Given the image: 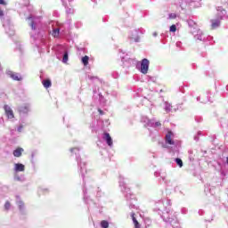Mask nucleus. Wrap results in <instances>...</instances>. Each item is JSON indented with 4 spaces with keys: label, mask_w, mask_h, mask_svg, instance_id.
<instances>
[{
    "label": "nucleus",
    "mask_w": 228,
    "mask_h": 228,
    "mask_svg": "<svg viewBox=\"0 0 228 228\" xmlns=\"http://www.w3.org/2000/svg\"><path fill=\"white\" fill-rule=\"evenodd\" d=\"M4 110L7 118H9V120H12V118H15V115L13 114V110H12L11 106L4 105Z\"/></svg>",
    "instance_id": "obj_1"
},
{
    "label": "nucleus",
    "mask_w": 228,
    "mask_h": 228,
    "mask_svg": "<svg viewBox=\"0 0 228 228\" xmlns=\"http://www.w3.org/2000/svg\"><path fill=\"white\" fill-rule=\"evenodd\" d=\"M149 60L143 59L141 62V72L142 74H147L149 72Z\"/></svg>",
    "instance_id": "obj_2"
},
{
    "label": "nucleus",
    "mask_w": 228,
    "mask_h": 228,
    "mask_svg": "<svg viewBox=\"0 0 228 228\" xmlns=\"http://www.w3.org/2000/svg\"><path fill=\"white\" fill-rule=\"evenodd\" d=\"M166 143H168V145H175V142L174 141V133H172V131L167 132L166 134Z\"/></svg>",
    "instance_id": "obj_3"
},
{
    "label": "nucleus",
    "mask_w": 228,
    "mask_h": 228,
    "mask_svg": "<svg viewBox=\"0 0 228 228\" xmlns=\"http://www.w3.org/2000/svg\"><path fill=\"white\" fill-rule=\"evenodd\" d=\"M7 75L12 77L14 81H21L22 77H20L19 74L14 73L13 71H7Z\"/></svg>",
    "instance_id": "obj_4"
},
{
    "label": "nucleus",
    "mask_w": 228,
    "mask_h": 228,
    "mask_svg": "<svg viewBox=\"0 0 228 228\" xmlns=\"http://www.w3.org/2000/svg\"><path fill=\"white\" fill-rule=\"evenodd\" d=\"M103 140H105V142H107V144L109 147L113 146V139H111V136L110 135V134L105 133L103 134Z\"/></svg>",
    "instance_id": "obj_5"
},
{
    "label": "nucleus",
    "mask_w": 228,
    "mask_h": 228,
    "mask_svg": "<svg viewBox=\"0 0 228 228\" xmlns=\"http://www.w3.org/2000/svg\"><path fill=\"white\" fill-rule=\"evenodd\" d=\"M25 169H26V167L24 166V164H20V163L14 164V171L24 172Z\"/></svg>",
    "instance_id": "obj_6"
},
{
    "label": "nucleus",
    "mask_w": 228,
    "mask_h": 228,
    "mask_svg": "<svg viewBox=\"0 0 228 228\" xmlns=\"http://www.w3.org/2000/svg\"><path fill=\"white\" fill-rule=\"evenodd\" d=\"M22 152H24V149L18 148L13 151V156L15 158H20V156H22Z\"/></svg>",
    "instance_id": "obj_7"
},
{
    "label": "nucleus",
    "mask_w": 228,
    "mask_h": 228,
    "mask_svg": "<svg viewBox=\"0 0 228 228\" xmlns=\"http://www.w3.org/2000/svg\"><path fill=\"white\" fill-rule=\"evenodd\" d=\"M130 38L133 42H139L140 37H138V31H134Z\"/></svg>",
    "instance_id": "obj_8"
},
{
    "label": "nucleus",
    "mask_w": 228,
    "mask_h": 228,
    "mask_svg": "<svg viewBox=\"0 0 228 228\" xmlns=\"http://www.w3.org/2000/svg\"><path fill=\"white\" fill-rule=\"evenodd\" d=\"M212 28L213 29L218 28V26H220V20H212Z\"/></svg>",
    "instance_id": "obj_9"
},
{
    "label": "nucleus",
    "mask_w": 228,
    "mask_h": 228,
    "mask_svg": "<svg viewBox=\"0 0 228 228\" xmlns=\"http://www.w3.org/2000/svg\"><path fill=\"white\" fill-rule=\"evenodd\" d=\"M20 113H28L29 111V106L25 105L20 108Z\"/></svg>",
    "instance_id": "obj_10"
},
{
    "label": "nucleus",
    "mask_w": 228,
    "mask_h": 228,
    "mask_svg": "<svg viewBox=\"0 0 228 228\" xmlns=\"http://www.w3.org/2000/svg\"><path fill=\"white\" fill-rule=\"evenodd\" d=\"M132 220L134 224V228H140V223L136 220V217H134V214L132 215Z\"/></svg>",
    "instance_id": "obj_11"
},
{
    "label": "nucleus",
    "mask_w": 228,
    "mask_h": 228,
    "mask_svg": "<svg viewBox=\"0 0 228 228\" xmlns=\"http://www.w3.org/2000/svg\"><path fill=\"white\" fill-rule=\"evenodd\" d=\"M165 111L167 113L172 111V105L168 102H165Z\"/></svg>",
    "instance_id": "obj_12"
},
{
    "label": "nucleus",
    "mask_w": 228,
    "mask_h": 228,
    "mask_svg": "<svg viewBox=\"0 0 228 228\" xmlns=\"http://www.w3.org/2000/svg\"><path fill=\"white\" fill-rule=\"evenodd\" d=\"M52 36L55 38L60 36V28H54L52 32Z\"/></svg>",
    "instance_id": "obj_13"
},
{
    "label": "nucleus",
    "mask_w": 228,
    "mask_h": 228,
    "mask_svg": "<svg viewBox=\"0 0 228 228\" xmlns=\"http://www.w3.org/2000/svg\"><path fill=\"white\" fill-rule=\"evenodd\" d=\"M43 85H44L45 88H49L51 86V80H49V79L44 80Z\"/></svg>",
    "instance_id": "obj_14"
},
{
    "label": "nucleus",
    "mask_w": 228,
    "mask_h": 228,
    "mask_svg": "<svg viewBox=\"0 0 228 228\" xmlns=\"http://www.w3.org/2000/svg\"><path fill=\"white\" fill-rule=\"evenodd\" d=\"M90 60V58L88 56H85L82 58V63H84L85 66L88 65V61Z\"/></svg>",
    "instance_id": "obj_15"
},
{
    "label": "nucleus",
    "mask_w": 228,
    "mask_h": 228,
    "mask_svg": "<svg viewBox=\"0 0 228 228\" xmlns=\"http://www.w3.org/2000/svg\"><path fill=\"white\" fill-rule=\"evenodd\" d=\"M101 227H102V228H109L110 227V224L108 223V221H102L101 222Z\"/></svg>",
    "instance_id": "obj_16"
},
{
    "label": "nucleus",
    "mask_w": 228,
    "mask_h": 228,
    "mask_svg": "<svg viewBox=\"0 0 228 228\" xmlns=\"http://www.w3.org/2000/svg\"><path fill=\"white\" fill-rule=\"evenodd\" d=\"M63 63H67L69 61V53L65 52L63 58H62Z\"/></svg>",
    "instance_id": "obj_17"
},
{
    "label": "nucleus",
    "mask_w": 228,
    "mask_h": 228,
    "mask_svg": "<svg viewBox=\"0 0 228 228\" xmlns=\"http://www.w3.org/2000/svg\"><path fill=\"white\" fill-rule=\"evenodd\" d=\"M175 163L180 167V168H183V160L181 159H175Z\"/></svg>",
    "instance_id": "obj_18"
},
{
    "label": "nucleus",
    "mask_w": 228,
    "mask_h": 228,
    "mask_svg": "<svg viewBox=\"0 0 228 228\" xmlns=\"http://www.w3.org/2000/svg\"><path fill=\"white\" fill-rule=\"evenodd\" d=\"M170 31L171 33H175V31H177V28L175 27V25H172L170 27Z\"/></svg>",
    "instance_id": "obj_19"
},
{
    "label": "nucleus",
    "mask_w": 228,
    "mask_h": 228,
    "mask_svg": "<svg viewBox=\"0 0 228 228\" xmlns=\"http://www.w3.org/2000/svg\"><path fill=\"white\" fill-rule=\"evenodd\" d=\"M12 207V205L7 201V202H5V204H4V209L6 210V211H8V209H10V208Z\"/></svg>",
    "instance_id": "obj_20"
},
{
    "label": "nucleus",
    "mask_w": 228,
    "mask_h": 228,
    "mask_svg": "<svg viewBox=\"0 0 228 228\" xmlns=\"http://www.w3.org/2000/svg\"><path fill=\"white\" fill-rule=\"evenodd\" d=\"M163 218H164V220H166V222H170V223H172V220H170V217H168V216H167V214H164V215H163Z\"/></svg>",
    "instance_id": "obj_21"
},
{
    "label": "nucleus",
    "mask_w": 228,
    "mask_h": 228,
    "mask_svg": "<svg viewBox=\"0 0 228 228\" xmlns=\"http://www.w3.org/2000/svg\"><path fill=\"white\" fill-rule=\"evenodd\" d=\"M177 15L175 13H170L168 19H175Z\"/></svg>",
    "instance_id": "obj_22"
},
{
    "label": "nucleus",
    "mask_w": 228,
    "mask_h": 228,
    "mask_svg": "<svg viewBox=\"0 0 228 228\" xmlns=\"http://www.w3.org/2000/svg\"><path fill=\"white\" fill-rule=\"evenodd\" d=\"M30 26L32 29H37V27H35V20L31 21Z\"/></svg>",
    "instance_id": "obj_23"
},
{
    "label": "nucleus",
    "mask_w": 228,
    "mask_h": 228,
    "mask_svg": "<svg viewBox=\"0 0 228 228\" xmlns=\"http://www.w3.org/2000/svg\"><path fill=\"white\" fill-rule=\"evenodd\" d=\"M18 206H19L20 209H22L24 203L22 201H18Z\"/></svg>",
    "instance_id": "obj_24"
},
{
    "label": "nucleus",
    "mask_w": 228,
    "mask_h": 228,
    "mask_svg": "<svg viewBox=\"0 0 228 228\" xmlns=\"http://www.w3.org/2000/svg\"><path fill=\"white\" fill-rule=\"evenodd\" d=\"M0 17H1V19H3V17H4V12L1 9H0Z\"/></svg>",
    "instance_id": "obj_25"
},
{
    "label": "nucleus",
    "mask_w": 228,
    "mask_h": 228,
    "mask_svg": "<svg viewBox=\"0 0 228 228\" xmlns=\"http://www.w3.org/2000/svg\"><path fill=\"white\" fill-rule=\"evenodd\" d=\"M196 38H197V40H202V37H200L199 35L196 36Z\"/></svg>",
    "instance_id": "obj_26"
},
{
    "label": "nucleus",
    "mask_w": 228,
    "mask_h": 228,
    "mask_svg": "<svg viewBox=\"0 0 228 228\" xmlns=\"http://www.w3.org/2000/svg\"><path fill=\"white\" fill-rule=\"evenodd\" d=\"M155 126H156V127H159V126H161V123L156 122V123H155Z\"/></svg>",
    "instance_id": "obj_27"
},
{
    "label": "nucleus",
    "mask_w": 228,
    "mask_h": 228,
    "mask_svg": "<svg viewBox=\"0 0 228 228\" xmlns=\"http://www.w3.org/2000/svg\"><path fill=\"white\" fill-rule=\"evenodd\" d=\"M0 4H6V2H4V0H0Z\"/></svg>",
    "instance_id": "obj_28"
},
{
    "label": "nucleus",
    "mask_w": 228,
    "mask_h": 228,
    "mask_svg": "<svg viewBox=\"0 0 228 228\" xmlns=\"http://www.w3.org/2000/svg\"><path fill=\"white\" fill-rule=\"evenodd\" d=\"M70 151H71V152H74V151H79V150L77 148H73Z\"/></svg>",
    "instance_id": "obj_29"
},
{
    "label": "nucleus",
    "mask_w": 228,
    "mask_h": 228,
    "mask_svg": "<svg viewBox=\"0 0 228 228\" xmlns=\"http://www.w3.org/2000/svg\"><path fill=\"white\" fill-rule=\"evenodd\" d=\"M18 131H19V133H20V131H22V126H20L18 128Z\"/></svg>",
    "instance_id": "obj_30"
},
{
    "label": "nucleus",
    "mask_w": 228,
    "mask_h": 228,
    "mask_svg": "<svg viewBox=\"0 0 228 228\" xmlns=\"http://www.w3.org/2000/svg\"><path fill=\"white\" fill-rule=\"evenodd\" d=\"M153 37H158V32H154Z\"/></svg>",
    "instance_id": "obj_31"
},
{
    "label": "nucleus",
    "mask_w": 228,
    "mask_h": 228,
    "mask_svg": "<svg viewBox=\"0 0 228 228\" xmlns=\"http://www.w3.org/2000/svg\"><path fill=\"white\" fill-rule=\"evenodd\" d=\"M1 72H3V67L0 64V74H1Z\"/></svg>",
    "instance_id": "obj_32"
},
{
    "label": "nucleus",
    "mask_w": 228,
    "mask_h": 228,
    "mask_svg": "<svg viewBox=\"0 0 228 228\" xmlns=\"http://www.w3.org/2000/svg\"><path fill=\"white\" fill-rule=\"evenodd\" d=\"M100 115H102V110H99Z\"/></svg>",
    "instance_id": "obj_33"
}]
</instances>
